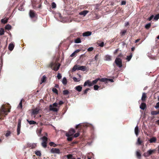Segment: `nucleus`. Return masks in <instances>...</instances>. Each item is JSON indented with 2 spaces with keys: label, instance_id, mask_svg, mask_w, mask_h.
I'll use <instances>...</instances> for the list:
<instances>
[{
  "label": "nucleus",
  "instance_id": "nucleus-1",
  "mask_svg": "<svg viewBox=\"0 0 159 159\" xmlns=\"http://www.w3.org/2000/svg\"><path fill=\"white\" fill-rule=\"evenodd\" d=\"M10 108H7V106L2 105L0 109V115L2 116L7 115L8 112H10Z\"/></svg>",
  "mask_w": 159,
  "mask_h": 159
},
{
  "label": "nucleus",
  "instance_id": "nucleus-2",
  "mask_svg": "<svg viewBox=\"0 0 159 159\" xmlns=\"http://www.w3.org/2000/svg\"><path fill=\"white\" fill-rule=\"evenodd\" d=\"M123 58V55L121 53L119 54L116 58L115 62L119 67L121 68L122 66V59Z\"/></svg>",
  "mask_w": 159,
  "mask_h": 159
},
{
  "label": "nucleus",
  "instance_id": "nucleus-3",
  "mask_svg": "<svg viewBox=\"0 0 159 159\" xmlns=\"http://www.w3.org/2000/svg\"><path fill=\"white\" fill-rule=\"evenodd\" d=\"M60 66V64L58 62L54 63L52 62L49 65V67L54 70L57 71L59 69Z\"/></svg>",
  "mask_w": 159,
  "mask_h": 159
},
{
  "label": "nucleus",
  "instance_id": "nucleus-4",
  "mask_svg": "<svg viewBox=\"0 0 159 159\" xmlns=\"http://www.w3.org/2000/svg\"><path fill=\"white\" fill-rule=\"evenodd\" d=\"M72 70L73 71H75L76 70L85 71L86 70V67L85 66H80L79 65H76L73 67Z\"/></svg>",
  "mask_w": 159,
  "mask_h": 159
},
{
  "label": "nucleus",
  "instance_id": "nucleus-5",
  "mask_svg": "<svg viewBox=\"0 0 159 159\" xmlns=\"http://www.w3.org/2000/svg\"><path fill=\"white\" fill-rule=\"evenodd\" d=\"M21 127V119H19L18 120V123L17 129V135L20 134V128Z\"/></svg>",
  "mask_w": 159,
  "mask_h": 159
},
{
  "label": "nucleus",
  "instance_id": "nucleus-6",
  "mask_svg": "<svg viewBox=\"0 0 159 159\" xmlns=\"http://www.w3.org/2000/svg\"><path fill=\"white\" fill-rule=\"evenodd\" d=\"M155 151V150H148L147 152H145L143 154V156L145 157H148L154 153Z\"/></svg>",
  "mask_w": 159,
  "mask_h": 159
},
{
  "label": "nucleus",
  "instance_id": "nucleus-7",
  "mask_svg": "<svg viewBox=\"0 0 159 159\" xmlns=\"http://www.w3.org/2000/svg\"><path fill=\"white\" fill-rule=\"evenodd\" d=\"M75 132V131L74 129H71L69 130L68 132L66 133V135L67 137L69 136L70 135L72 136H73Z\"/></svg>",
  "mask_w": 159,
  "mask_h": 159
},
{
  "label": "nucleus",
  "instance_id": "nucleus-8",
  "mask_svg": "<svg viewBox=\"0 0 159 159\" xmlns=\"http://www.w3.org/2000/svg\"><path fill=\"white\" fill-rule=\"evenodd\" d=\"M105 79H103V78H97L96 79V80H93L92 83V85L94 84H96L97 82L98 81H99L101 82H103V81H105Z\"/></svg>",
  "mask_w": 159,
  "mask_h": 159
},
{
  "label": "nucleus",
  "instance_id": "nucleus-9",
  "mask_svg": "<svg viewBox=\"0 0 159 159\" xmlns=\"http://www.w3.org/2000/svg\"><path fill=\"white\" fill-rule=\"evenodd\" d=\"M51 152L52 153L59 154L60 153V150L58 148H52L51 150Z\"/></svg>",
  "mask_w": 159,
  "mask_h": 159
},
{
  "label": "nucleus",
  "instance_id": "nucleus-10",
  "mask_svg": "<svg viewBox=\"0 0 159 159\" xmlns=\"http://www.w3.org/2000/svg\"><path fill=\"white\" fill-rule=\"evenodd\" d=\"M39 109L38 108H36L33 110L31 115L32 116L33 115H36L39 113Z\"/></svg>",
  "mask_w": 159,
  "mask_h": 159
},
{
  "label": "nucleus",
  "instance_id": "nucleus-11",
  "mask_svg": "<svg viewBox=\"0 0 159 159\" xmlns=\"http://www.w3.org/2000/svg\"><path fill=\"white\" fill-rule=\"evenodd\" d=\"M89 12V11L87 10H84L83 11H81L79 13V15H82L83 16H85Z\"/></svg>",
  "mask_w": 159,
  "mask_h": 159
},
{
  "label": "nucleus",
  "instance_id": "nucleus-12",
  "mask_svg": "<svg viewBox=\"0 0 159 159\" xmlns=\"http://www.w3.org/2000/svg\"><path fill=\"white\" fill-rule=\"evenodd\" d=\"M30 16L32 18H34L35 16V14L34 11L33 10H30L29 13Z\"/></svg>",
  "mask_w": 159,
  "mask_h": 159
},
{
  "label": "nucleus",
  "instance_id": "nucleus-13",
  "mask_svg": "<svg viewBox=\"0 0 159 159\" xmlns=\"http://www.w3.org/2000/svg\"><path fill=\"white\" fill-rule=\"evenodd\" d=\"M92 34V32L90 31H88L85 32L83 33L82 34V35L83 36H90Z\"/></svg>",
  "mask_w": 159,
  "mask_h": 159
},
{
  "label": "nucleus",
  "instance_id": "nucleus-14",
  "mask_svg": "<svg viewBox=\"0 0 159 159\" xmlns=\"http://www.w3.org/2000/svg\"><path fill=\"white\" fill-rule=\"evenodd\" d=\"M49 109L50 111L55 112H57L58 111V110L57 108L52 107V105L51 104L49 105Z\"/></svg>",
  "mask_w": 159,
  "mask_h": 159
},
{
  "label": "nucleus",
  "instance_id": "nucleus-15",
  "mask_svg": "<svg viewBox=\"0 0 159 159\" xmlns=\"http://www.w3.org/2000/svg\"><path fill=\"white\" fill-rule=\"evenodd\" d=\"M67 158V159H76L74 157H73L72 154H69L65 155ZM77 159H81L80 157L77 158Z\"/></svg>",
  "mask_w": 159,
  "mask_h": 159
},
{
  "label": "nucleus",
  "instance_id": "nucleus-16",
  "mask_svg": "<svg viewBox=\"0 0 159 159\" xmlns=\"http://www.w3.org/2000/svg\"><path fill=\"white\" fill-rule=\"evenodd\" d=\"M87 85H88L89 86H92V83H91V82L88 80L84 82V86H85Z\"/></svg>",
  "mask_w": 159,
  "mask_h": 159
},
{
  "label": "nucleus",
  "instance_id": "nucleus-17",
  "mask_svg": "<svg viewBox=\"0 0 159 159\" xmlns=\"http://www.w3.org/2000/svg\"><path fill=\"white\" fill-rule=\"evenodd\" d=\"M47 80V77L45 75H43V77L41 78V82H40V84H41L43 83L46 82Z\"/></svg>",
  "mask_w": 159,
  "mask_h": 159
},
{
  "label": "nucleus",
  "instance_id": "nucleus-18",
  "mask_svg": "<svg viewBox=\"0 0 159 159\" xmlns=\"http://www.w3.org/2000/svg\"><path fill=\"white\" fill-rule=\"evenodd\" d=\"M14 47V45L13 43H10L8 46V48L9 50L12 51Z\"/></svg>",
  "mask_w": 159,
  "mask_h": 159
},
{
  "label": "nucleus",
  "instance_id": "nucleus-19",
  "mask_svg": "<svg viewBox=\"0 0 159 159\" xmlns=\"http://www.w3.org/2000/svg\"><path fill=\"white\" fill-rule=\"evenodd\" d=\"M146 107V104L144 103H142L141 105L140 106V108L143 110H144Z\"/></svg>",
  "mask_w": 159,
  "mask_h": 159
},
{
  "label": "nucleus",
  "instance_id": "nucleus-20",
  "mask_svg": "<svg viewBox=\"0 0 159 159\" xmlns=\"http://www.w3.org/2000/svg\"><path fill=\"white\" fill-rule=\"evenodd\" d=\"M42 128H40L39 129H37L36 130L37 133V134L39 136H41V133L42 132Z\"/></svg>",
  "mask_w": 159,
  "mask_h": 159
},
{
  "label": "nucleus",
  "instance_id": "nucleus-21",
  "mask_svg": "<svg viewBox=\"0 0 159 159\" xmlns=\"http://www.w3.org/2000/svg\"><path fill=\"white\" fill-rule=\"evenodd\" d=\"M147 98L146 94L145 93H143L142 94V96L141 98V100L142 101L144 102L146 100Z\"/></svg>",
  "mask_w": 159,
  "mask_h": 159
},
{
  "label": "nucleus",
  "instance_id": "nucleus-22",
  "mask_svg": "<svg viewBox=\"0 0 159 159\" xmlns=\"http://www.w3.org/2000/svg\"><path fill=\"white\" fill-rule=\"evenodd\" d=\"M157 139L155 137H153L149 140V141L150 143H155Z\"/></svg>",
  "mask_w": 159,
  "mask_h": 159
},
{
  "label": "nucleus",
  "instance_id": "nucleus-23",
  "mask_svg": "<svg viewBox=\"0 0 159 159\" xmlns=\"http://www.w3.org/2000/svg\"><path fill=\"white\" fill-rule=\"evenodd\" d=\"M75 89L78 92H80L82 90V87L80 85H78L75 87Z\"/></svg>",
  "mask_w": 159,
  "mask_h": 159
},
{
  "label": "nucleus",
  "instance_id": "nucleus-24",
  "mask_svg": "<svg viewBox=\"0 0 159 159\" xmlns=\"http://www.w3.org/2000/svg\"><path fill=\"white\" fill-rule=\"evenodd\" d=\"M136 155L137 158L139 159H140L141 157V155L139 152V151H137L136 152Z\"/></svg>",
  "mask_w": 159,
  "mask_h": 159
},
{
  "label": "nucleus",
  "instance_id": "nucleus-25",
  "mask_svg": "<svg viewBox=\"0 0 159 159\" xmlns=\"http://www.w3.org/2000/svg\"><path fill=\"white\" fill-rule=\"evenodd\" d=\"M134 131L136 135L137 136L139 133V129L138 126H137L135 128Z\"/></svg>",
  "mask_w": 159,
  "mask_h": 159
},
{
  "label": "nucleus",
  "instance_id": "nucleus-26",
  "mask_svg": "<svg viewBox=\"0 0 159 159\" xmlns=\"http://www.w3.org/2000/svg\"><path fill=\"white\" fill-rule=\"evenodd\" d=\"M40 139L42 140V142H47L48 139V138L45 136H44L43 137L41 138Z\"/></svg>",
  "mask_w": 159,
  "mask_h": 159
},
{
  "label": "nucleus",
  "instance_id": "nucleus-27",
  "mask_svg": "<svg viewBox=\"0 0 159 159\" xmlns=\"http://www.w3.org/2000/svg\"><path fill=\"white\" fill-rule=\"evenodd\" d=\"M103 79H105V81H103V82H105L106 83H107L108 81H109L111 82H113L114 80L112 79H107V78H103Z\"/></svg>",
  "mask_w": 159,
  "mask_h": 159
},
{
  "label": "nucleus",
  "instance_id": "nucleus-28",
  "mask_svg": "<svg viewBox=\"0 0 159 159\" xmlns=\"http://www.w3.org/2000/svg\"><path fill=\"white\" fill-rule=\"evenodd\" d=\"M8 20V18L2 19L1 20V22L2 23L5 24L7 23Z\"/></svg>",
  "mask_w": 159,
  "mask_h": 159
},
{
  "label": "nucleus",
  "instance_id": "nucleus-29",
  "mask_svg": "<svg viewBox=\"0 0 159 159\" xmlns=\"http://www.w3.org/2000/svg\"><path fill=\"white\" fill-rule=\"evenodd\" d=\"M132 53H131L129 56H127L126 59L128 61H129L131 60L132 57Z\"/></svg>",
  "mask_w": 159,
  "mask_h": 159
},
{
  "label": "nucleus",
  "instance_id": "nucleus-30",
  "mask_svg": "<svg viewBox=\"0 0 159 159\" xmlns=\"http://www.w3.org/2000/svg\"><path fill=\"white\" fill-rule=\"evenodd\" d=\"M27 121L30 125L37 124V123L34 120H27Z\"/></svg>",
  "mask_w": 159,
  "mask_h": 159
},
{
  "label": "nucleus",
  "instance_id": "nucleus-31",
  "mask_svg": "<svg viewBox=\"0 0 159 159\" xmlns=\"http://www.w3.org/2000/svg\"><path fill=\"white\" fill-rule=\"evenodd\" d=\"M74 42L75 43H80L81 42V40L80 38H78L75 39Z\"/></svg>",
  "mask_w": 159,
  "mask_h": 159
},
{
  "label": "nucleus",
  "instance_id": "nucleus-32",
  "mask_svg": "<svg viewBox=\"0 0 159 159\" xmlns=\"http://www.w3.org/2000/svg\"><path fill=\"white\" fill-rule=\"evenodd\" d=\"M105 58L106 60L108 61H110L111 60V57L109 55H107L106 56Z\"/></svg>",
  "mask_w": 159,
  "mask_h": 159
},
{
  "label": "nucleus",
  "instance_id": "nucleus-33",
  "mask_svg": "<svg viewBox=\"0 0 159 159\" xmlns=\"http://www.w3.org/2000/svg\"><path fill=\"white\" fill-rule=\"evenodd\" d=\"M62 83L64 85H66L67 84V81L66 77H65L63 78Z\"/></svg>",
  "mask_w": 159,
  "mask_h": 159
},
{
  "label": "nucleus",
  "instance_id": "nucleus-34",
  "mask_svg": "<svg viewBox=\"0 0 159 159\" xmlns=\"http://www.w3.org/2000/svg\"><path fill=\"white\" fill-rule=\"evenodd\" d=\"M151 114L152 115H157L159 114V111H152L151 112Z\"/></svg>",
  "mask_w": 159,
  "mask_h": 159
},
{
  "label": "nucleus",
  "instance_id": "nucleus-35",
  "mask_svg": "<svg viewBox=\"0 0 159 159\" xmlns=\"http://www.w3.org/2000/svg\"><path fill=\"white\" fill-rule=\"evenodd\" d=\"M142 141L140 140V138H139L138 139L137 143L139 145H141L142 144Z\"/></svg>",
  "mask_w": 159,
  "mask_h": 159
},
{
  "label": "nucleus",
  "instance_id": "nucleus-36",
  "mask_svg": "<svg viewBox=\"0 0 159 159\" xmlns=\"http://www.w3.org/2000/svg\"><path fill=\"white\" fill-rule=\"evenodd\" d=\"M126 30H122L120 32V34L121 35L124 36L125 35V34L126 33Z\"/></svg>",
  "mask_w": 159,
  "mask_h": 159
},
{
  "label": "nucleus",
  "instance_id": "nucleus-37",
  "mask_svg": "<svg viewBox=\"0 0 159 159\" xmlns=\"http://www.w3.org/2000/svg\"><path fill=\"white\" fill-rule=\"evenodd\" d=\"M67 137V139L68 141H72L73 140V138H74L73 136H71L70 135L69 136Z\"/></svg>",
  "mask_w": 159,
  "mask_h": 159
},
{
  "label": "nucleus",
  "instance_id": "nucleus-38",
  "mask_svg": "<svg viewBox=\"0 0 159 159\" xmlns=\"http://www.w3.org/2000/svg\"><path fill=\"white\" fill-rule=\"evenodd\" d=\"M63 94L64 95H66L69 93V91L67 90H65L63 91Z\"/></svg>",
  "mask_w": 159,
  "mask_h": 159
},
{
  "label": "nucleus",
  "instance_id": "nucleus-39",
  "mask_svg": "<svg viewBox=\"0 0 159 159\" xmlns=\"http://www.w3.org/2000/svg\"><path fill=\"white\" fill-rule=\"evenodd\" d=\"M4 30L3 28H1L0 29V35H2L4 34Z\"/></svg>",
  "mask_w": 159,
  "mask_h": 159
},
{
  "label": "nucleus",
  "instance_id": "nucleus-40",
  "mask_svg": "<svg viewBox=\"0 0 159 159\" xmlns=\"http://www.w3.org/2000/svg\"><path fill=\"white\" fill-rule=\"evenodd\" d=\"M11 25H9V24H8L5 27V29L6 30H10L11 29Z\"/></svg>",
  "mask_w": 159,
  "mask_h": 159
},
{
  "label": "nucleus",
  "instance_id": "nucleus-41",
  "mask_svg": "<svg viewBox=\"0 0 159 159\" xmlns=\"http://www.w3.org/2000/svg\"><path fill=\"white\" fill-rule=\"evenodd\" d=\"M35 154L36 155L39 156V157L41 156V152L39 151H36L35 152Z\"/></svg>",
  "mask_w": 159,
  "mask_h": 159
},
{
  "label": "nucleus",
  "instance_id": "nucleus-42",
  "mask_svg": "<svg viewBox=\"0 0 159 159\" xmlns=\"http://www.w3.org/2000/svg\"><path fill=\"white\" fill-rule=\"evenodd\" d=\"M49 145L50 146H53L54 147H56L57 146V145L55 144L53 142H50L49 143Z\"/></svg>",
  "mask_w": 159,
  "mask_h": 159
},
{
  "label": "nucleus",
  "instance_id": "nucleus-43",
  "mask_svg": "<svg viewBox=\"0 0 159 159\" xmlns=\"http://www.w3.org/2000/svg\"><path fill=\"white\" fill-rule=\"evenodd\" d=\"M41 145L43 147L46 148L47 147V142H42Z\"/></svg>",
  "mask_w": 159,
  "mask_h": 159
},
{
  "label": "nucleus",
  "instance_id": "nucleus-44",
  "mask_svg": "<svg viewBox=\"0 0 159 159\" xmlns=\"http://www.w3.org/2000/svg\"><path fill=\"white\" fill-rule=\"evenodd\" d=\"M52 91L53 92V93H54L57 94H58V90L55 88H53L52 89Z\"/></svg>",
  "mask_w": 159,
  "mask_h": 159
},
{
  "label": "nucleus",
  "instance_id": "nucleus-45",
  "mask_svg": "<svg viewBox=\"0 0 159 159\" xmlns=\"http://www.w3.org/2000/svg\"><path fill=\"white\" fill-rule=\"evenodd\" d=\"M151 24L150 23H148L146 24L145 26V28L146 29H148L151 26Z\"/></svg>",
  "mask_w": 159,
  "mask_h": 159
},
{
  "label": "nucleus",
  "instance_id": "nucleus-46",
  "mask_svg": "<svg viewBox=\"0 0 159 159\" xmlns=\"http://www.w3.org/2000/svg\"><path fill=\"white\" fill-rule=\"evenodd\" d=\"M159 18V14L156 15L154 17V19L156 20H157Z\"/></svg>",
  "mask_w": 159,
  "mask_h": 159
},
{
  "label": "nucleus",
  "instance_id": "nucleus-47",
  "mask_svg": "<svg viewBox=\"0 0 159 159\" xmlns=\"http://www.w3.org/2000/svg\"><path fill=\"white\" fill-rule=\"evenodd\" d=\"M80 135V134L78 132H77L75 134H74V136H73L74 137L77 138Z\"/></svg>",
  "mask_w": 159,
  "mask_h": 159
},
{
  "label": "nucleus",
  "instance_id": "nucleus-48",
  "mask_svg": "<svg viewBox=\"0 0 159 159\" xmlns=\"http://www.w3.org/2000/svg\"><path fill=\"white\" fill-rule=\"evenodd\" d=\"M52 8H54L56 7V5L55 2H53L52 3Z\"/></svg>",
  "mask_w": 159,
  "mask_h": 159
},
{
  "label": "nucleus",
  "instance_id": "nucleus-49",
  "mask_svg": "<svg viewBox=\"0 0 159 159\" xmlns=\"http://www.w3.org/2000/svg\"><path fill=\"white\" fill-rule=\"evenodd\" d=\"M94 89L95 90H97L98 88L100 87L98 85H95L94 87Z\"/></svg>",
  "mask_w": 159,
  "mask_h": 159
},
{
  "label": "nucleus",
  "instance_id": "nucleus-50",
  "mask_svg": "<svg viewBox=\"0 0 159 159\" xmlns=\"http://www.w3.org/2000/svg\"><path fill=\"white\" fill-rule=\"evenodd\" d=\"M61 74L59 73H58L57 74V78L58 80L60 79L61 78Z\"/></svg>",
  "mask_w": 159,
  "mask_h": 159
},
{
  "label": "nucleus",
  "instance_id": "nucleus-51",
  "mask_svg": "<svg viewBox=\"0 0 159 159\" xmlns=\"http://www.w3.org/2000/svg\"><path fill=\"white\" fill-rule=\"evenodd\" d=\"M11 133L10 131H7V133L5 135L7 137H8L10 135Z\"/></svg>",
  "mask_w": 159,
  "mask_h": 159
},
{
  "label": "nucleus",
  "instance_id": "nucleus-52",
  "mask_svg": "<svg viewBox=\"0 0 159 159\" xmlns=\"http://www.w3.org/2000/svg\"><path fill=\"white\" fill-rule=\"evenodd\" d=\"M22 99L20 101V102L19 105V107H20L21 109L22 108Z\"/></svg>",
  "mask_w": 159,
  "mask_h": 159
},
{
  "label": "nucleus",
  "instance_id": "nucleus-53",
  "mask_svg": "<svg viewBox=\"0 0 159 159\" xmlns=\"http://www.w3.org/2000/svg\"><path fill=\"white\" fill-rule=\"evenodd\" d=\"M93 50V48L92 47H90L88 49V51H92Z\"/></svg>",
  "mask_w": 159,
  "mask_h": 159
},
{
  "label": "nucleus",
  "instance_id": "nucleus-54",
  "mask_svg": "<svg viewBox=\"0 0 159 159\" xmlns=\"http://www.w3.org/2000/svg\"><path fill=\"white\" fill-rule=\"evenodd\" d=\"M90 89L89 88H87L86 89H85L84 91V94H86L87 93L88 91Z\"/></svg>",
  "mask_w": 159,
  "mask_h": 159
},
{
  "label": "nucleus",
  "instance_id": "nucleus-55",
  "mask_svg": "<svg viewBox=\"0 0 159 159\" xmlns=\"http://www.w3.org/2000/svg\"><path fill=\"white\" fill-rule=\"evenodd\" d=\"M98 56L99 55L98 54H97L96 55V56L94 57V59L95 60L97 61L98 59Z\"/></svg>",
  "mask_w": 159,
  "mask_h": 159
},
{
  "label": "nucleus",
  "instance_id": "nucleus-56",
  "mask_svg": "<svg viewBox=\"0 0 159 159\" xmlns=\"http://www.w3.org/2000/svg\"><path fill=\"white\" fill-rule=\"evenodd\" d=\"M153 17H154V16L153 15L151 16L148 18V20L149 21L151 20L152 19V18H153Z\"/></svg>",
  "mask_w": 159,
  "mask_h": 159
},
{
  "label": "nucleus",
  "instance_id": "nucleus-57",
  "mask_svg": "<svg viewBox=\"0 0 159 159\" xmlns=\"http://www.w3.org/2000/svg\"><path fill=\"white\" fill-rule=\"evenodd\" d=\"M155 107L156 109H157L159 108V102L157 103Z\"/></svg>",
  "mask_w": 159,
  "mask_h": 159
},
{
  "label": "nucleus",
  "instance_id": "nucleus-58",
  "mask_svg": "<svg viewBox=\"0 0 159 159\" xmlns=\"http://www.w3.org/2000/svg\"><path fill=\"white\" fill-rule=\"evenodd\" d=\"M58 105V104L56 102L52 104V106L54 107H57Z\"/></svg>",
  "mask_w": 159,
  "mask_h": 159
},
{
  "label": "nucleus",
  "instance_id": "nucleus-59",
  "mask_svg": "<svg viewBox=\"0 0 159 159\" xmlns=\"http://www.w3.org/2000/svg\"><path fill=\"white\" fill-rule=\"evenodd\" d=\"M64 103V102L62 101H60L59 102V104L61 105Z\"/></svg>",
  "mask_w": 159,
  "mask_h": 159
},
{
  "label": "nucleus",
  "instance_id": "nucleus-60",
  "mask_svg": "<svg viewBox=\"0 0 159 159\" xmlns=\"http://www.w3.org/2000/svg\"><path fill=\"white\" fill-rule=\"evenodd\" d=\"M126 3V2L125 1H123L121 2V4L122 5H125Z\"/></svg>",
  "mask_w": 159,
  "mask_h": 159
},
{
  "label": "nucleus",
  "instance_id": "nucleus-61",
  "mask_svg": "<svg viewBox=\"0 0 159 159\" xmlns=\"http://www.w3.org/2000/svg\"><path fill=\"white\" fill-rule=\"evenodd\" d=\"M99 45L101 47H103L104 46V43L103 42H102Z\"/></svg>",
  "mask_w": 159,
  "mask_h": 159
},
{
  "label": "nucleus",
  "instance_id": "nucleus-62",
  "mask_svg": "<svg viewBox=\"0 0 159 159\" xmlns=\"http://www.w3.org/2000/svg\"><path fill=\"white\" fill-rule=\"evenodd\" d=\"M119 51V49H117L114 52V54H116L118 51Z\"/></svg>",
  "mask_w": 159,
  "mask_h": 159
},
{
  "label": "nucleus",
  "instance_id": "nucleus-63",
  "mask_svg": "<svg viewBox=\"0 0 159 159\" xmlns=\"http://www.w3.org/2000/svg\"><path fill=\"white\" fill-rule=\"evenodd\" d=\"M80 49H77L76 50H75L74 52L75 54L76 53H77L79 52L80 51Z\"/></svg>",
  "mask_w": 159,
  "mask_h": 159
},
{
  "label": "nucleus",
  "instance_id": "nucleus-64",
  "mask_svg": "<svg viewBox=\"0 0 159 159\" xmlns=\"http://www.w3.org/2000/svg\"><path fill=\"white\" fill-rule=\"evenodd\" d=\"M22 9H23V8H22V6H21V5L20 7H19L18 9L19 10L22 11Z\"/></svg>",
  "mask_w": 159,
  "mask_h": 159
}]
</instances>
